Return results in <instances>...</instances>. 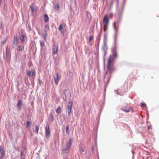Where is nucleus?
<instances>
[{
  "instance_id": "nucleus-11",
  "label": "nucleus",
  "mask_w": 159,
  "mask_h": 159,
  "mask_svg": "<svg viewBox=\"0 0 159 159\" xmlns=\"http://www.w3.org/2000/svg\"><path fill=\"white\" fill-rule=\"evenodd\" d=\"M0 153L1 156H4L5 155V150L2 146H0Z\"/></svg>"
},
{
  "instance_id": "nucleus-10",
  "label": "nucleus",
  "mask_w": 159,
  "mask_h": 159,
  "mask_svg": "<svg viewBox=\"0 0 159 159\" xmlns=\"http://www.w3.org/2000/svg\"><path fill=\"white\" fill-rule=\"evenodd\" d=\"M25 150H22L21 151L20 158L21 159H25Z\"/></svg>"
},
{
  "instance_id": "nucleus-29",
  "label": "nucleus",
  "mask_w": 159,
  "mask_h": 159,
  "mask_svg": "<svg viewBox=\"0 0 159 159\" xmlns=\"http://www.w3.org/2000/svg\"><path fill=\"white\" fill-rule=\"evenodd\" d=\"M27 127H28L30 124V123L29 121H27L26 122Z\"/></svg>"
},
{
  "instance_id": "nucleus-18",
  "label": "nucleus",
  "mask_w": 159,
  "mask_h": 159,
  "mask_svg": "<svg viewBox=\"0 0 159 159\" xmlns=\"http://www.w3.org/2000/svg\"><path fill=\"white\" fill-rule=\"evenodd\" d=\"M10 50V47L8 45H7V48L6 49V53L7 55L9 54Z\"/></svg>"
},
{
  "instance_id": "nucleus-14",
  "label": "nucleus",
  "mask_w": 159,
  "mask_h": 159,
  "mask_svg": "<svg viewBox=\"0 0 159 159\" xmlns=\"http://www.w3.org/2000/svg\"><path fill=\"white\" fill-rule=\"evenodd\" d=\"M112 51L113 52V56H114V57L115 58L117 56V54L116 48H113L112 49Z\"/></svg>"
},
{
  "instance_id": "nucleus-1",
  "label": "nucleus",
  "mask_w": 159,
  "mask_h": 159,
  "mask_svg": "<svg viewBox=\"0 0 159 159\" xmlns=\"http://www.w3.org/2000/svg\"><path fill=\"white\" fill-rule=\"evenodd\" d=\"M113 61V60L111 58V56H110L108 60L107 74H109V75H110L114 70Z\"/></svg>"
},
{
  "instance_id": "nucleus-35",
  "label": "nucleus",
  "mask_w": 159,
  "mask_h": 159,
  "mask_svg": "<svg viewBox=\"0 0 159 159\" xmlns=\"http://www.w3.org/2000/svg\"><path fill=\"white\" fill-rule=\"evenodd\" d=\"M4 156H0V159H2Z\"/></svg>"
},
{
  "instance_id": "nucleus-12",
  "label": "nucleus",
  "mask_w": 159,
  "mask_h": 159,
  "mask_svg": "<svg viewBox=\"0 0 159 159\" xmlns=\"http://www.w3.org/2000/svg\"><path fill=\"white\" fill-rule=\"evenodd\" d=\"M18 107V109L20 110L21 108V107L23 105V104L22 101L20 100H19L18 101V103L17 104Z\"/></svg>"
},
{
  "instance_id": "nucleus-23",
  "label": "nucleus",
  "mask_w": 159,
  "mask_h": 159,
  "mask_svg": "<svg viewBox=\"0 0 159 159\" xmlns=\"http://www.w3.org/2000/svg\"><path fill=\"white\" fill-rule=\"evenodd\" d=\"M30 7L32 10V12H34V5L33 4H32L30 6Z\"/></svg>"
},
{
  "instance_id": "nucleus-16",
  "label": "nucleus",
  "mask_w": 159,
  "mask_h": 159,
  "mask_svg": "<svg viewBox=\"0 0 159 159\" xmlns=\"http://www.w3.org/2000/svg\"><path fill=\"white\" fill-rule=\"evenodd\" d=\"M44 20L45 22H47L49 20V17L47 14H46L44 15Z\"/></svg>"
},
{
  "instance_id": "nucleus-20",
  "label": "nucleus",
  "mask_w": 159,
  "mask_h": 159,
  "mask_svg": "<svg viewBox=\"0 0 159 159\" xmlns=\"http://www.w3.org/2000/svg\"><path fill=\"white\" fill-rule=\"evenodd\" d=\"M50 119L52 121H53L54 120V118L53 115V114L52 112L50 114Z\"/></svg>"
},
{
  "instance_id": "nucleus-2",
  "label": "nucleus",
  "mask_w": 159,
  "mask_h": 159,
  "mask_svg": "<svg viewBox=\"0 0 159 159\" xmlns=\"http://www.w3.org/2000/svg\"><path fill=\"white\" fill-rule=\"evenodd\" d=\"M72 139L71 138H70L69 140L68 141L67 143L66 144V149H65L63 150L62 151V153H66V151L67 150H68L71 147V146L72 145Z\"/></svg>"
},
{
  "instance_id": "nucleus-22",
  "label": "nucleus",
  "mask_w": 159,
  "mask_h": 159,
  "mask_svg": "<svg viewBox=\"0 0 159 159\" xmlns=\"http://www.w3.org/2000/svg\"><path fill=\"white\" fill-rule=\"evenodd\" d=\"M35 129L34 130V132L37 134H38L39 130V127L38 126H37V125H35Z\"/></svg>"
},
{
  "instance_id": "nucleus-15",
  "label": "nucleus",
  "mask_w": 159,
  "mask_h": 159,
  "mask_svg": "<svg viewBox=\"0 0 159 159\" xmlns=\"http://www.w3.org/2000/svg\"><path fill=\"white\" fill-rule=\"evenodd\" d=\"M116 22H115L113 23V27H114L115 30V31H116V33H117L118 31V26H117L116 27Z\"/></svg>"
},
{
  "instance_id": "nucleus-4",
  "label": "nucleus",
  "mask_w": 159,
  "mask_h": 159,
  "mask_svg": "<svg viewBox=\"0 0 159 159\" xmlns=\"http://www.w3.org/2000/svg\"><path fill=\"white\" fill-rule=\"evenodd\" d=\"M73 102L72 101L68 102L67 107V111L69 114V116H70V113H71Z\"/></svg>"
},
{
  "instance_id": "nucleus-37",
  "label": "nucleus",
  "mask_w": 159,
  "mask_h": 159,
  "mask_svg": "<svg viewBox=\"0 0 159 159\" xmlns=\"http://www.w3.org/2000/svg\"><path fill=\"white\" fill-rule=\"evenodd\" d=\"M105 0H103V1H104Z\"/></svg>"
},
{
  "instance_id": "nucleus-21",
  "label": "nucleus",
  "mask_w": 159,
  "mask_h": 159,
  "mask_svg": "<svg viewBox=\"0 0 159 159\" xmlns=\"http://www.w3.org/2000/svg\"><path fill=\"white\" fill-rule=\"evenodd\" d=\"M61 108L60 107H58L56 110V112L58 113H59L61 112Z\"/></svg>"
},
{
  "instance_id": "nucleus-25",
  "label": "nucleus",
  "mask_w": 159,
  "mask_h": 159,
  "mask_svg": "<svg viewBox=\"0 0 159 159\" xmlns=\"http://www.w3.org/2000/svg\"><path fill=\"white\" fill-rule=\"evenodd\" d=\"M63 28V26L62 24L60 25L59 27L58 28V29L60 31H61Z\"/></svg>"
},
{
  "instance_id": "nucleus-6",
  "label": "nucleus",
  "mask_w": 159,
  "mask_h": 159,
  "mask_svg": "<svg viewBox=\"0 0 159 159\" xmlns=\"http://www.w3.org/2000/svg\"><path fill=\"white\" fill-rule=\"evenodd\" d=\"M35 71L34 69H32L31 71H29L28 70H26V74L27 76L32 77L35 75Z\"/></svg>"
},
{
  "instance_id": "nucleus-27",
  "label": "nucleus",
  "mask_w": 159,
  "mask_h": 159,
  "mask_svg": "<svg viewBox=\"0 0 159 159\" xmlns=\"http://www.w3.org/2000/svg\"><path fill=\"white\" fill-rule=\"evenodd\" d=\"M40 45L41 47H44L45 46L44 43L42 41H40Z\"/></svg>"
},
{
  "instance_id": "nucleus-33",
  "label": "nucleus",
  "mask_w": 159,
  "mask_h": 159,
  "mask_svg": "<svg viewBox=\"0 0 159 159\" xmlns=\"http://www.w3.org/2000/svg\"><path fill=\"white\" fill-rule=\"evenodd\" d=\"M7 39H5L4 40L2 41V43L3 44H5V43H6V42H7Z\"/></svg>"
},
{
  "instance_id": "nucleus-3",
  "label": "nucleus",
  "mask_w": 159,
  "mask_h": 159,
  "mask_svg": "<svg viewBox=\"0 0 159 159\" xmlns=\"http://www.w3.org/2000/svg\"><path fill=\"white\" fill-rule=\"evenodd\" d=\"M45 27L46 29H45L43 32V36L44 38V40L45 41H46V37L48 35L47 33V31L50 30L49 25L48 24H46L45 25Z\"/></svg>"
},
{
  "instance_id": "nucleus-36",
  "label": "nucleus",
  "mask_w": 159,
  "mask_h": 159,
  "mask_svg": "<svg viewBox=\"0 0 159 159\" xmlns=\"http://www.w3.org/2000/svg\"><path fill=\"white\" fill-rule=\"evenodd\" d=\"M82 151L83 152H84V150H82Z\"/></svg>"
},
{
  "instance_id": "nucleus-31",
  "label": "nucleus",
  "mask_w": 159,
  "mask_h": 159,
  "mask_svg": "<svg viewBox=\"0 0 159 159\" xmlns=\"http://www.w3.org/2000/svg\"><path fill=\"white\" fill-rule=\"evenodd\" d=\"M93 39V37L91 35H90L89 39V41L91 42V40Z\"/></svg>"
},
{
  "instance_id": "nucleus-26",
  "label": "nucleus",
  "mask_w": 159,
  "mask_h": 159,
  "mask_svg": "<svg viewBox=\"0 0 159 159\" xmlns=\"http://www.w3.org/2000/svg\"><path fill=\"white\" fill-rule=\"evenodd\" d=\"M20 39L21 41L23 42L25 41L24 36L23 35H22L20 37Z\"/></svg>"
},
{
  "instance_id": "nucleus-13",
  "label": "nucleus",
  "mask_w": 159,
  "mask_h": 159,
  "mask_svg": "<svg viewBox=\"0 0 159 159\" xmlns=\"http://www.w3.org/2000/svg\"><path fill=\"white\" fill-rule=\"evenodd\" d=\"M14 44H15L17 45L18 43V41L16 35H14V40L13 41Z\"/></svg>"
},
{
  "instance_id": "nucleus-17",
  "label": "nucleus",
  "mask_w": 159,
  "mask_h": 159,
  "mask_svg": "<svg viewBox=\"0 0 159 159\" xmlns=\"http://www.w3.org/2000/svg\"><path fill=\"white\" fill-rule=\"evenodd\" d=\"M121 110L126 112H128L129 111V109H127L126 107H123L121 108Z\"/></svg>"
},
{
  "instance_id": "nucleus-19",
  "label": "nucleus",
  "mask_w": 159,
  "mask_h": 159,
  "mask_svg": "<svg viewBox=\"0 0 159 159\" xmlns=\"http://www.w3.org/2000/svg\"><path fill=\"white\" fill-rule=\"evenodd\" d=\"M23 48H24L22 46L19 45L18 47L17 48V50L18 51H20L22 50Z\"/></svg>"
},
{
  "instance_id": "nucleus-28",
  "label": "nucleus",
  "mask_w": 159,
  "mask_h": 159,
  "mask_svg": "<svg viewBox=\"0 0 159 159\" xmlns=\"http://www.w3.org/2000/svg\"><path fill=\"white\" fill-rule=\"evenodd\" d=\"M59 8V4H56L55 6V8L57 10H58Z\"/></svg>"
},
{
  "instance_id": "nucleus-34",
  "label": "nucleus",
  "mask_w": 159,
  "mask_h": 159,
  "mask_svg": "<svg viewBox=\"0 0 159 159\" xmlns=\"http://www.w3.org/2000/svg\"><path fill=\"white\" fill-rule=\"evenodd\" d=\"M152 128V126L151 125H149L148 126V130H149Z\"/></svg>"
},
{
  "instance_id": "nucleus-8",
  "label": "nucleus",
  "mask_w": 159,
  "mask_h": 159,
  "mask_svg": "<svg viewBox=\"0 0 159 159\" xmlns=\"http://www.w3.org/2000/svg\"><path fill=\"white\" fill-rule=\"evenodd\" d=\"M45 130L46 131L45 134L46 136L48 138H49L50 135V132L49 129V126L48 125H46V127H45Z\"/></svg>"
},
{
  "instance_id": "nucleus-5",
  "label": "nucleus",
  "mask_w": 159,
  "mask_h": 159,
  "mask_svg": "<svg viewBox=\"0 0 159 159\" xmlns=\"http://www.w3.org/2000/svg\"><path fill=\"white\" fill-rule=\"evenodd\" d=\"M58 46L56 45H54L53 46L52 49L53 52V57H54V55L55 54L57 55L58 54Z\"/></svg>"
},
{
  "instance_id": "nucleus-24",
  "label": "nucleus",
  "mask_w": 159,
  "mask_h": 159,
  "mask_svg": "<svg viewBox=\"0 0 159 159\" xmlns=\"http://www.w3.org/2000/svg\"><path fill=\"white\" fill-rule=\"evenodd\" d=\"M108 24H104V30L106 31L107 29V26Z\"/></svg>"
},
{
  "instance_id": "nucleus-7",
  "label": "nucleus",
  "mask_w": 159,
  "mask_h": 159,
  "mask_svg": "<svg viewBox=\"0 0 159 159\" xmlns=\"http://www.w3.org/2000/svg\"><path fill=\"white\" fill-rule=\"evenodd\" d=\"M54 81H55L56 84L57 85L58 84L59 81L60 80V78L59 77V75L58 73H56V74L54 75Z\"/></svg>"
},
{
  "instance_id": "nucleus-9",
  "label": "nucleus",
  "mask_w": 159,
  "mask_h": 159,
  "mask_svg": "<svg viewBox=\"0 0 159 159\" xmlns=\"http://www.w3.org/2000/svg\"><path fill=\"white\" fill-rule=\"evenodd\" d=\"M109 20L108 18V15H105L103 18V24H109Z\"/></svg>"
},
{
  "instance_id": "nucleus-30",
  "label": "nucleus",
  "mask_w": 159,
  "mask_h": 159,
  "mask_svg": "<svg viewBox=\"0 0 159 159\" xmlns=\"http://www.w3.org/2000/svg\"><path fill=\"white\" fill-rule=\"evenodd\" d=\"M69 130V126L68 125H67L66 128V133H67Z\"/></svg>"
},
{
  "instance_id": "nucleus-32",
  "label": "nucleus",
  "mask_w": 159,
  "mask_h": 159,
  "mask_svg": "<svg viewBox=\"0 0 159 159\" xmlns=\"http://www.w3.org/2000/svg\"><path fill=\"white\" fill-rule=\"evenodd\" d=\"M141 106L143 107H144L146 106V104L144 103H141Z\"/></svg>"
}]
</instances>
